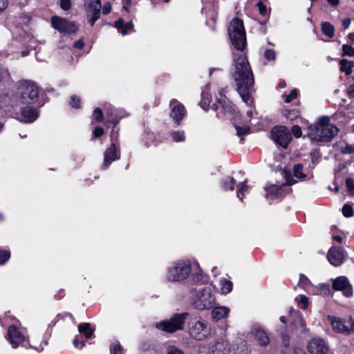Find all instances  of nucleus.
Listing matches in <instances>:
<instances>
[{
    "label": "nucleus",
    "mask_w": 354,
    "mask_h": 354,
    "mask_svg": "<svg viewBox=\"0 0 354 354\" xmlns=\"http://www.w3.org/2000/svg\"><path fill=\"white\" fill-rule=\"evenodd\" d=\"M341 71L346 75H350L352 72V63L346 59H343L340 62Z\"/></svg>",
    "instance_id": "nucleus-40"
},
{
    "label": "nucleus",
    "mask_w": 354,
    "mask_h": 354,
    "mask_svg": "<svg viewBox=\"0 0 354 354\" xmlns=\"http://www.w3.org/2000/svg\"><path fill=\"white\" fill-rule=\"evenodd\" d=\"M342 213L346 217H351L353 215V209L351 205H344L342 207Z\"/></svg>",
    "instance_id": "nucleus-45"
},
{
    "label": "nucleus",
    "mask_w": 354,
    "mask_h": 354,
    "mask_svg": "<svg viewBox=\"0 0 354 354\" xmlns=\"http://www.w3.org/2000/svg\"><path fill=\"white\" fill-rule=\"evenodd\" d=\"M8 6V0H0V13Z\"/></svg>",
    "instance_id": "nucleus-60"
},
{
    "label": "nucleus",
    "mask_w": 354,
    "mask_h": 354,
    "mask_svg": "<svg viewBox=\"0 0 354 354\" xmlns=\"http://www.w3.org/2000/svg\"><path fill=\"white\" fill-rule=\"evenodd\" d=\"M265 190L266 192V198H281L286 193V191L284 189V186H278L276 185H267L265 186Z\"/></svg>",
    "instance_id": "nucleus-21"
},
{
    "label": "nucleus",
    "mask_w": 354,
    "mask_h": 354,
    "mask_svg": "<svg viewBox=\"0 0 354 354\" xmlns=\"http://www.w3.org/2000/svg\"><path fill=\"white\" fill-rule=\"evenodd\" d=\"M219 106L225 111L231 112L234 110V105L229 101H226L225 99H219L217 100Z\"/></svg>",
    "instance_id": "nucleus-37"
},
{
    "label": "nucleus",
    "mask_w": 354,
    "mask_h": 354,
    "mask_svg": "<svg viewBox=\"0 0 354 354\" xmlns=\"http://www.w3.org/2000/svg\"><path fill=\"white\" fill-rule=\"evenodd\" d=\"M227 30L231 43L236 49V53H244L247 41L243 24H230Z\"/></svg>",
    "instance_id": "nucleus-6"
},
{
    "label": "nucleus",
    "mask_w": 354,
    "mask_h": 354,
    "mask_svg": "<svg viewBox=\"0 0 354 354\" xmlns=\"http://www.w3.org/2000/svg\"><path fill=\"white\" fill-rule=\"evenodd\" d=\"M338 131L335 125L330 124L329 117L322 116L308 127L307 136L312 140L328 142L337 136Z\"/></svg>",
    "instance_id": "nucleus-2"
},
{
    "label": "nucleus",
    "mask_w": 354,
    "mask_h": 354,
    "mask_svg": "<svg viewBox=\"0 0 354 354\" xmlns=\"http://www.w3.org/2000/svg\"><path fill=\"white\" fill-rule=\"evenodd\" d=\"M308 294L323 295L325 296H332L333 292L330 286L328 283H322L313 288V290H308Z\"/></svg>",
    "instance_id": "nucleus-25"
},
{
    "label": "nucleus",
    "mask_w": 354,
    "mask_h": 354,
    "mask_svg": "<svg viewBox=\"0 0 354 354\" xmlns=\"http://www.w3.org/2000/svg\"><path fill=\"white\" fill-rule=\"evenodd\" d=\"M114 27L122 35L133 32V24H114Z\"/></svg>",
    "instance_id": "nucleus-30"
},
{
    "label": "nucleus",
    "mask_w": 354,
    "mask_h": 354,
    "mask_svg": "<svg viewBox=\"0 0 354 354\" xmlns=\"http://www.w3.org/2000/svg\"><path fill=\"white\" fill-rule=\"evenodd\" d=\"M294 176L299 179L304 178L306 174L303 173V165L301 164H297L294 166L293 168Z\"/></svg>",
    "instance_id": "nucleus-41"
},
{
    "label": "nucleus",
    "mask_w": 354,
    "mask_h": 354,
    "mask_svg": "<svg viewBox=\"0 0 354 354\" xmlns=\"http://www.w3.org/2000/svg\"><path fill=\"white\" fill-rule=\"evenodd\" d=\"M84 42L82 40L77 41L74 43L73 46L75 48L82 49L84 47Z\"/></svg>",
    "instance_id": "nucleus-62"
},
{
    "label": "nucleus",
    "mask_w": 354,
    "mask_h": 354,
    "mask_svg": "<svg viewBox=\"0 0 354 354\" xmlns=\"http://www.w3.org/2000/svg\"><path fill=\"white\" fill-rule=\"evenodd\" d=\"M354 151V147L352 146V145H347L344 149V153H351L352 152Z\"/></svg>",
    "instance_id": "nucleus-63"
},
{
    "label": "nucleus",
    "mask_w": 354,
    "mask_h": 354,
    "mask_svg": "<svg viewBox=\"0 0 354 354\" xmlns=\"http://www.w3.org/2000/svg\"><path fill=\"white\" fill-rule=\"evenodd\" d=\"M103 134H104V129L100 127H96L93 131V136H95L96 138L100 137Z\"/></svg>",
    "instance_id": "nucleus-56"
},
{
    "label": "nucleus",
    "mask_w": 354,
    "mask_h": 354,
    "mask_svg": "<svg viewBox=\"0 0 354 354\" xmlns=\"http://www.w3.org/2000/svg\"><path fill=\"white\" fill-rule=\"evenodd\" d=\"M102 5L100 0L91 1L86 8V17L88 22H95L100 17Z\"/></svg>",
    "instance_id": "nucleus-16"
},
{
    "label": "nucleus",
    "mask_w": 354,
    "mask_h": 354,
    "mask_svg": "<svg viewBox=\"0 0 354 354\" xmlns=\"http://www.w3.org/2000/svg\"><path fill=\"white\" fill-rule=\"evenodd\" d=\"M233 57L230 76L242 100L249 105L254 91V75L245 53H234Z\"/></svg>",
    "instance_id": "nucleus-1"
},
{
    "label": "nucleus",
    "mask_w": 354,
    "mask_h": 354,
    "mask_svg": "<svg viewBox=\"0 0 354 354\" xmlns=\"http://www.w3.org/2000/svg\"><path fill=\"white\" fill-rule=\"evenodd\" d=\"M252 334L261 346H267L269 344L270 339L267 333L260 326H254Z\"/></svg>",
    "instance_id": "nucleus-22"
},
{
    "label": "nucleus",
    "mask_w": 354,
    "mask_h": 354,
    "mask_svg": "<svg viewBox=\"0 0 354 354\" xmlns=\"http://www.w3.org/2000/svg\"><path fill=\"white\" fill-rule=\"evenodd\" d=\"M123 348L121 345L116 344L111 349V354H122Z\"/></svg>",
    "instance_id": "nucleus-53"
},
{
    "label": "nucleus",
    "mask_w": 354,
    "mask_h": 354,
    "mask_svg": "<svg viewBox=\"0 0 354 354\" xmlns=\"http://www.w3.org/2000/svg\"><path fill=\"white\" fill-rule=\"evenodd\" d=\"M233 283L232 282L227 279L222 278L219 280L218 283V291L222 294H227L232 290Z\"/></svg>",
    "instance_id": "nucleus-29"
},
{
    "label": "nucleus",
    "mask_w": 354,
    "mask_h": 354,
    "mask_svg": "<svg viewBox=\"0 0 354 354\" xmlns=\"http://www.w3.org/2000/svg\"><path fill=\"white\" fill-rule=\"evenodd\" d=\"M39 88L32 80H23L17 83L16 102L20 105L35 104L38 100Z\"/></svg>",
    "instance_id": "nucleus-3"
},
{
    "label": "nucleus",
    "mask_w": 354,
    "mask_h": 354,
    "mask_svg": "<svg viewBox=\"0 0 354 354\" xmlns=\"http://www.w3.org/2000/svg\"><path fill=\"white\" fill-rule=\"evenodd\" d=\"M171 137L173 141L176 142H183L185 140V135L183 131H172L171 133Z\"/></svg>",
    "instance_id": "nucleus-39"
},
{
    "label": "nucleus",
    "mask_w": 354,
    "mask_h": 354,
    "mask_svg": "<svg viewBox=\"0 0 354 354\" xmlns=\"http://www.w3.org/2000/svg\"><path fill=\"white\" fill-rule=\"evenodd\" d=\"M7 339L13 348L21 346L27 347L28 337L26 332L14 325L10 326L8 330Z\"/></svg>",
    "instance_id": "nucleus-9"
},
{
    "label": "nucleus",
    "mask_w": 354,
    "mask_h": 354,
    "mask_svg": "<svg viewBox=\"0 0 354 354\" xmlns=\"http://www.w3.org/2000/svg\"><path fill=\"white\" fill-rule=\"evenodd\" d=\"M322 32L328 37L334 36L335 28L332 24H322Z\"/></svg>",
    "instance_id": "nucleus-35"
},
{
    "label": "nucleus",
    "mask_w": 354,
    "mask_h": 354,
    "mask_svg": "<svg viewBox=\"0 0 354 354\" xmlns=\"http://www.w3.org/2000/svg\"><path fill=\"white\" fill-rule=\"evenodd\" d=\"M120 158L118 149L115 143H112L111 146L106 150L104 153V164L102 168L106 169L112 162Z\"/></svg>",
    "instance_id": "nucleus-19"
},
{
    "label": "nucleus",
    "mask_w": 354,
    "mask_h": 354,
    "mask_svg": "<svg viewBox=\"0 0 354 354\" xmlns=\"http://www.w3.org/2000/svg\"><path fill=\"white\" fill-rule=\"evenodd\" d=\"M264 57L269 61L274 60L275 59V52L273 50L268 49L264 53Z\"/></svg>",
    "instance_id": "nucleus-49"
},
{
    "label": "nucleus",
    "mask_w": 354,
    "mask_h": 354,
    "mask_svg": "<svg viewBox=\"0 0 354 354\" xmlns=\"http://www.w3.org/2000/svg\"><path fill=\"white\" fill-rule=\"evenodd\" d=\"M78 330L83 333L86 338H91L93 333V329L91 328L89 323H82L78 326Z\"/></svg>",
    "instance_id": "nucleus-31"
},
{
    "label": "nucleus",
    "mask_w": 354,
    "mask_h": 354,
    "mask_svg": "<svg viewBox=\"0 0 354 354\" xmlns=\"http://www.w3.org/2000/svg\"><path fill=\"white\" fill-rule=\"evenodd\" d=\"M292 133L297 138H300L302 135L301 129L298 125H294L292 127Z\"/></svg>",
    "instance_id": "nucleus-51"
},
{
    "label": "nucleus",
    "mask_w": 354,
    "mask_h": 354,
    "mask_svg": "<svg viewBox=\"0 0 354 354\" xmlns=\"http://www.w3.org/2000/svg\"><path fill=\"white\" fill-rule=\"evenodd\" d=\"M10 258V252L8 250H0V265L5 264Z\"/></svg>",
    "instance_id": "nucleus-43"
},
{
    "label": "nucleus",
    "mask_w": 354,
    "mask_h": 354,
    "mask_svg": "<svg viewBox=\"0 0 354 354\" xmlns=\"http://www.w3.org/2000/svg\"><path fill=\"white\" fill-rule=\"evenodd\" d=\"M230 309L226 306H216L212 310V318L214 322H218L222 319L225 318L229 313Z\"/></svg>",
    "instance_id": "nucleus-23"
},
{
    "label": "nucleus",
    "mask_w": 354,
    "mask_h": 354,
    "mask_svg": "<svg viewBox=\"0 0 354 354\" xmlns=\"http://www.w3.org/2000/svg\"><path fill=\"white\" fill-rule=\"evenodd\" d=\"M328 320L337 333L348 335L354 330V320L351 318L342 320L334 316H328Z\"/></svg>",
    "instance_id": "nucleus-10"
},
{
    "label": "nucleus",
    "mask_w": 354,
    "mask_h": 354,
    "mask_svg": "<svg viewBox=\"0 0 354 354\" xmlns=\"http://www.w3.org/2000/svg\"><path fill=\"white\" fill-rule=\"evenodd\" d=\"M188 315L187 313L175 314L170 319L157 323L156 326L157 328L168 333H174L176 330H182Z\"/></svg>",
    "instance_id": "nucleus-8"
},
{
    "label": "nucleus",
    "mask_w": 354,
    "mask_h": 354,
    "mask_svg": "<svg viewBox=\"0 0 354 354\" xmlns=\"http://www.w3.org/2000/svg\"><path fill=\"white\" fill-rule=\"evenodd\" d=\"M21 121L26 123L33 122L39 117V112L37 109L32 108L30 105H21Z\"/></svg>",
    "instance_id": "nucleus-17"
},
{
    "label": "nucleus",
    "mask_w": 354,
    "mask_h": 354,
    "mask_svg": "<svg viewBox=\"0 0 354 354\" xmlns=\"http://www.w3.org/2000/svg\"><path fill=\"white\" fill-rule=\"evenodd\" d=\"M235 184L236 180L230 176H227L225 177L222 180V188L225 191H232L234 189Z\"/></svg>",
    "instance_id": "nucleus-34"
},
{
    "label": "nucleus",
    "mask_w": 354,
    "mask_h": 354,
    "mask_svg": "<svg viewBox=\"0 0 354 354\" xmlns=\"http://www.w3.org/2000/svg\"><path fill=\"white\" fill-rule=\"evenodd\" d=\"M250 192V187L248 186L245 183H242L240 184V187L239 188L238 191L236 192L237 197L241 200L243 201V197L245 195L248 194Z\"/></svg>",
    "instance_id": "nucleus-36"
},
{
    "label": "nucleus",
    "mask_w": 354,
    "mask_h": 354,
    "mask_svg": "<svg viewBox=\"0 0 354 354\" xmlns=\"http://www.w3.org/2000/svg\"><path fill=\"white\" fill-rule=\"evenodd\" d=\"M233 349L235 354H250V353L246 342L241 339L234 342Z\"/></svg>",
    "instance_id": "nucleus-27"
},
{
    "label": "nucleus",
    "mask_w": 354,
    "mask_h": 354,
    "mask_svg": "<svg viewBox=\"0 0 354 354\" xmlns=\"http://www.w3.org/2000/svg\"><path fill=\"white\" fill-rule=\"evenodd\" d=\"M327 257L333 266H339L344 262L345 254L343 250L334 247L329 250Z\"/></svg>",
    "instance_id": "nucleus-20"
},
{
    "label": "nucleus",
    "mask_w": 354,
    "mask_h": 354,
    "mask_svg": "<svg viewBox=\"0 0 354 354\" xmlns=\"http://www.w3.org/2000/svg\"><path fill=\"white\" fill-rule=\"evenodd\" d=\"M211 326L202 318H196L189 323V333L196 340L201 341L211 334Z\"/></svg>",
    "instance_id": "nucleus-7"
},
{
    "label": "nucleus",
    "mask_w": 354,
    "mask_h": 354,
    "mask_svg": "<svg viewBox=\"0 0 354 354\" xmlns=\"http://www.w3.org/2000/svg\"><path fill=\"white\" fill-rule=\"evenodd\" d=\"M346 185L348 190L351 192H354V180L351 178H348L346 180Z\"/></svg>",
    "instance_id": "nucleus-54"
},
{
    "label": "nucleus",
    "mask_w": 354,
    "mask_h": 354,
    "mask_svg": "<svg viewBox=\"0 0 354 354\" xmlns=\"http://www.w3.org/2000/svg\"><path fill=\"white\" fill-rule=\"evenodd\" d=\"M234 127L236 131V136L238 137H239L241 140H243V136H245L250 133V128L247 124L241 126L237 124H235Z\"/></svg>",
    "instance_id": "nucleus-32"
},
{
    "label": "nucleus",
    "mask_w": 354,
    "mask_h": 354,
    "mask_svg": "<svg viewBox=\"0 0 354 354\" xmlns=\"http://www.w3.org/2000/svg\"><path fill=\"white\" fill-rule=\"evenodd\" d=\"M106 115L107 117L106 124L110 123L115 126L119 122V120L122 117L120 111L112 107L106 112Z\"/></svg>",
    "instance_id": "nucleus-26"
},
{
    "label": "nucleus",
    "mask_w": 354,
    "mask_h": 354,
    "mask_svg": "<svg viewBox=\"0 0 354 354\" xmlns=\"http://www.w3.org/2000/svg\"><path fill=\"white\" fill-rule=\"evenodd\" d=\"M71 105L73 108H79L80 106V98L74 95L71 97Z\"/></svg>",
    "instance_id": "nucleus-50"
},
{
    "label": "nucleus",
    "mask_w": 354,
    "mask_h": 354,
    "mask_svg": "<svg viewBox=\"0 0 354 354\" xmlns=\"http://www.w3.org/2000/svg\"><path fill=\"white\" fill-rule=\"evenodd\" d=\"M191 270V266L188 261L180 260L174 262L167 268L166 279L171 282L181 281L188 277Z\"/></svg>",
    "instance_id": "nucleus-4"
},
{
    "label": "nucleus",
    "mask_w": 354,
    "mask_h": 354,
    "mask_svg": "<svg viewBox=\"0 0 354 354\" xmlns=\"http://www.w3.org/2000/svg\"><path fill=\"white\" fill-rule=\"evenodd\" d=\"M50 22L54 23V22H68V21L65 19H62L58 17L57 16H53L51 17Z\"/></svg>",
    "instance_id": "nucleus-61"
},
{
    "label": "nucleus",
    "mask_w": 354,
    "mask_h": 354,
    "mask_svg": "<svg viewBox=\"0 0 354 354\" xmlns=\"http://www.w3.org/2000/svg\"><path fill=\"white\" fill-rule=\"evenodd\" d=\"M170 106L171 107V117L179 125L186 113L185 106L175 99L170 101Z\"/></svg>",
    "instance_id": "nucleus-15"
},
{
    "label": "nucleus",
    "mask_w": 354,
    "mask_h": 354,
    "mask_svg": "<svg viewBox=\"0 0 354 354\" xmlns=\"http://www.w3.org/2000/svg\"><path fill=\"white\" fill-rule=\"evenodd\" d=\"M348 94L354 97V83L348 88Z\"/></svg>",
    "instance_id": "nucleus-64"
},
{
    "label": "nucleus",
    "mask_w": 354,
    "mask_h": 354,
    "mask_svg": "<svg viewBox=\"0 0 354 354\" xmlns=\"http://www.w3.org/2000/svg\"><path fill=\"white\" fill-rule=\"evenodd\" d=\"M332 288L335 291H340L347 298H351L353 295V286L345 276H339L333 279Z\"/></svg>",
    "instance_id": "nucleus-12"
},
{
    "label": "nucleus",
    "mask_w": 354,
    "mask_h": 354,
    "mask_svg": "<svg viewBox=\"0 0 354 354\" xmlns=\"http://www.w3.org/2000/svg\"><path fill=\"white\" fill-rule=\"evenodd\" d=\"M215 302V297L209 287L199 288L192 297L193 306L198 310L211 308Z\"/></svg>",
    "instance_id": "nucleus-5"
},
{
    "label": "nucleus",
    "mask_w": 354,
    "mask_h": 354,
    "mask_svg": "<svg viewBox=\"0 0 354 354\" xmlns=\"http://www.w3.org/2000/svg\"><path fill=\"white\" fill-rule=\"evenodd\" d=\"M93 118L97 122H102L103 119V113L100 108H96L93 114Z\"/></svg>",
    "instance_id": "nucleus-46"
},
{
    "label": "nucleus",
    "mask_w": 354,
    "mask_h": 354,
    "mask_svg": "<svg viewBox=\"0 0 354 354\" xmlns=\"http://www.w3.org/2000/svg\"><path fill=\"white\" fill-rule=\"evenodd\" d=\"M60 6L64 10H68L71 8V0H60Z\"/></svg>",
    "instance_id": "nucleus-55"
},
{
    "label": "nucleus",
    "mask_w": 354,
    "mask_h": 354,
    "mask_svg": "<svg viewBox=\"0 0 354 354\" xmlns=\"http://www.w3.org/2000/svg\"><path fill=\"white\" fill-rule=\"evenodd\" d=\"M272 138L277 145L286 149L292 138L289 129L284 126L274 127L271 131Z\"/></svg>",
    "instance_id": "nucleus-11"
},
{
    "label": "nucleus",
    "mask_w": 354,
    "mask_h": 354,
    "mask_svg": "<svg viewBox=\"0 0 354 354\" xmlns=\"http://www.w3.org/2000/svg\"><path fill=\"white\" fill-rule=\"evenodd\" d=\"M283 178H285V183L281 186L286 187V185H292L296 183L297 181L292 178L290 173L287 172L286 171H283ZM284 189L286 191V194H287L289 190H290V188H288V190H286V187H284Z\"/></svg>",
    "instance_id": "nucleus-38"
},
{
    "label": "nucleus",
    "mask_w": 354,
    "mask_h": 354,
    "mask_svg": "<svg viewBox=\"0 0 354 354\" xmlns=\"http://www.w3.org/2000/svg\"><path fill=\"white\" fill-rule=\"evenodd\" d=\"M298 306L302 309H306L308 307V299L305 295H299L296 298Z\"/></svg>",
    "instance_id": "nucleus-42"
},
{
    "label": "nucleus",
    "mask_w": 354,
    "mask_h": 354,
    "mask_svg": "<svg viewBox=\"0 0 354 354\" xmlns=\"http://www.w3.org/2000/svg\"><path fill=\"white\" fill-rule=\"evenodd\" d=\"M342 51L344 53V55L353 57L354 56V48L349 46V45H343L342 46Z\"/></svg>",
    "instance_id": "nucleus-47"
},
{
    "label": "nucleus",
    "mask_w": 354,
    "mask_h": 354,
    "mask_svg": "<svg viewBox=\"0 0 354 354\" xmlns=\"http://www.w3.org/2000/svg\"><path fill=\"white\" fill-rule=\"evenodd\" d=\"M307 348L310 354H326L329 351L327 343L320 337L312 338L308 342Z\"/></svg>",
    "instance_id": "nucleus-13"
},
{
    "label": "nucleus",
    "mask_w": 354,
    "mask_h": 354,
    "mask_svg": "<svg viewBox=\"0 0 354 354\" xmlns=\"http://www.w3.org/2000/svg\"><path fill=\"white\" fill-rule=\"evenodd\" d=\"M297 96V91L296 89L292 90L289 95H283L284 102L286 103L290 102L295 99Z\"/></svg>",
    "instance_id": "nucleus-44"
},
{
    "label": "nucleus",
    "mask_w": 354,
    "mask_h": 354,
    "mask_svg": "<svg viewBox=\"0 0 354 354\" xmlns=\"http://www.w3.org/2000/svg\"><path fill=\"white\" fill-rule=\"evenodd\" d=\"M73 344L74 345L75 347L77 348H82L84 346L85 344L84 343V342L82 341H80L78 339L77 337H75L74 339H73Z\"/></svg>",
    "instance_id": "nucleus-58"
},
{
    "label": "nucleus",
    "mask_w": 354,
    "mask_h": 354,
    "mask_svg": "<svg viewBox=\"0 0 354 354\" xmlns=\"http://www.w3.org/2000/svg\"><path fill=\"white\" fill-rule=\"evenodd\" d=\"M299 286L304 289L307 292L308 290H313L314 288H311V282L309 279L303 274H300Z\"/></svg>",
    "instance_id": "nucleus-33"
},
{
    "label": "nucleus",
    "mask_w": 354,
    "mask_h": 354,
    "mask_svg": "<svg viewBox=\"0 0 354 354\" xmlns=\"http://www.w3.org/2000/svg\"><path fill=\"white\" fill-rule=\"evenodd\" d=\"M167 354H184L183 352L174 346H170L167 348Z\"/></svg>",
    "instance_id": "nucleus-52"
},
{
    "label": "nucleus",
    "mask_w": 354,
    "mask_h": 354,
    "mask_svg": "<svg viewBox=\"0 0 354 354\" xmlns=\"http://www.w3.org/2000/svg\"><path fill=\"white\" fill-rule=\"evenodd\" d=\"M53 27L61 33H75L78 30L76 24H52Z\"/></svg>",
    "instance_id": "nucleus-24"
},
{
    "label": "nucleus",
    "mask_w": 354,
    "mask_h": 354,
    "mask_svg": "<svg viewBox=\"0 0 354 354\" xmlns=\"http://www.w3.org/2000/svg\"><path fill=\"white\" fill-rule=\"evenodd\" d=\"M111 11V4L109 3H106L104 5L102 8V13L103 15H107Z\"/></svg>",
    "instance_id": "nucleus-59"
},
{
    "label": "nucleus",
    "mask_w": 354,
    "mask_h": 354,
    "mask_svg": "<svg viewBox=\"0 0 354 354\" xmlns=\"http://www.w3.org/2000/svg\"><path fill=\"white\" fill-rule=\"evenodd\" d=\"M8 77V70L5 68L0 67V81L6 79Z\"/></svg>",
    "instance_id": "nucleus-57"
},
{
    "label": "nucleus",
    "mask_w": 354,
    "mask_h": 354,
    "mask_svg": "<svg viewBox=\"0 0 354 354\" xmlns=\"http://www.w3.org/2000/svg\"><path fill=\"white\" fill-rule=\"evenodd\" d=\"M201 101L200 102L201 106L206 110L210 107L211 96L209 94V84H207L201 93Z\"/></svg>",
    "instance_id": "nucleus-28"
},
{
    "label": "nucleus",
    "mask_w": 354,
    "mask_h": 354,
    "mask_svg": "<svg viewBox=\"0 0 354 354\" xmlns=\"http://www.w3.org/2000/svg\"><path fill=\"white\" fill-rule=\"evenodd\" d=\"M257 6L258 7L259 12L261 15L266 16L267 15V7L262 1H260L257 3Z\"/></svg>",
    "instance_id": "nucleus-48"
},
{
    "label": "nucleus",
    "mask_w": 354,
    "mask_h": 354,
    "mask_svg": "<svg viewBox=\"0 0 354 354\" xmlns=\"http://www.w3.org/2000/svg\"><path fill=\"white\" fill-rule=\"evenodd\" d=\"M16 93L10 92L2 95L0 97V106L5 111H9L10 108H17L20 105L19 102H16Z\"/></svg>",
    "instance_id": "nucleus-14"
},
{
    "label": "nucleus",
    "mask_w": 354,
    "mask_h": 354,
    "mask_svg": "<svg viewBox=\"0 0 354 354\" xmlns=\"http://www.w3.org/2000/svg\"><path fill=\"white\" fill-rule=\"evenodd\" d=\"M230 344L224 337L218 338L212 347V354H230Z\"/></svg>",
    "instance_id": "nucleus-18"
}]
</instances>
